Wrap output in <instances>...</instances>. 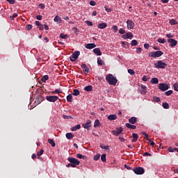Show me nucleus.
Here are the masks:
<instances>
[{
	"mask_svg": "<svg viewBox=\"0 0 178 178\" xmlns=\"http://www.w3.org/2000/svg\"><path fill=\"white\" fill-rule=\"evenodd\" d=\"M106 80L111 86H116V83H118L116 77H114L111 74L106 75Z\"/></svg>",
	"mask_w": 178,
	"mask_h": 178,
	"instance_id": "nucleus-1",
	"label": "nucleus"
},
{
	"mask_svg": "<svg viewBox=\"0 0 178 178\" xmlns=\"http://www.w3.org/2000/svg\"><path fill=\"white\" fill-rule=\"evenodd\" d=\"M154 65L156 69H166V66H168V64H166L162 60H158Z\"/></svg>",
	"mask_w": 178,
	"mask_h": 178,
	"instance_id": "nucleus-2",
	"label": "nucleus"
},
{
	"mask_svg": "<svg viewBox=\"0 0 178 178\" xmlns=\"http://www.w3.org/2000/svg\"><path fill=\"white\" fill-rule=\"evenodd\" d=\"M67 161L72 164V168H76V166L80 165V161L75 158L68 157Z\"/></svg>",
	"mask_w": 178,
	"mask_h": 178,
	"instance_id": "nucleus-3",
	"label": "nucleus"
},
{
	"mask_svg": "<svg viewBox=\"0 0 178 178\" xmlns=\"http://www.w3.org/2000/svg\"><path fill=\"white\" fill-rule=\"evenodd\" d=\"M162 55H163L162 51H152L149 54V58H160Z\"/></svg>",
	"mask_w": 178,
	"mask_h": 178,
	"instance_id": "nucleus-4",
	"label": "nucleus"
},
{
	"mask_svg": "<svg viewBox=\"0 0 178 178\" xmlns=\"http://www.w3.org/2000/svg\"><path fill=\"white\" fill-rule=\"evenodd\" d=\"M158 87L161 91H168L170 88V86L167 83H159Z\"/></svg>",
	"mask_w": 178,
	"mask_h": 178,
	"instance_id": "nucleus-5",
	"label": "nucleus"
},
{
	"mask_svg": "<svg viewBox=\"0 0 178 178\" xmlns=\"http://www.w3.org/2000/svg\"><path fill=\"white\" fill-rule=\"evenodd\" d=\"M80 56V51H75L70 56L71 62H76V60Z\"/></svg>",
	"mask_w": 178,
	"mask_h": 178,
	"instance_id": "nucleus-6",
	"label": "nucleus"
},
{
	"mask_svg": "<svg viewBox=\"0 0 178 178\" xmlns=\"http://www.w3.org/2000/svg\"><path fill=\"white\" fill-rule=\"evenodd\" d=\"M133 170L136 175H144V172H145V170L142 167H137L134 168Z\"/></svg>",
	"mask_w": 178,
	"mask_h": 178,
	"instance_id": "nucleus-7",
	"label": "nucleus"
},
{
	"mask_svg": "<svg viewBox=\"0 0 178 178\" xmlns=\"http://www.w3.org/2000/svg\"><path fill=\"white\" fill-rule=\"evenodd\" d=\"M46 99L49 102H56V101H58V99H59V97H58V96H47Z\"/></svg>",
	"mask_w": 178,
	"mask_h": 178,
	"instance_id": "nucleus-8",
	"label": "nucleus"
},
{
	"mask_svg": "<svg viewBox=\"0 0 178 178\" xmlns=\"http://www.w3.org/2000/svg\"><path fill=\"white\" fill-rule=\"evenodd\" d=\"M122 131H123V128L122 127L117 128L116 130L112 131V134H113V136H119V134H121Z\"/></svg>",
	"mask_w": 178,
	"mask_h": 178,
	"instance_id": "nucleus-9",
	"label": "nucleus"
},
{
	"mask_svg": "<svg viewBox=\"0 0 178 178\" xmlns=\"http://www.w3.org/2000/svg\"><path fill=\"white\" fill-rule=\"evenodd\" d=\"M168 42H169L170 47H176L177 45V40L173 39V38H170L168 40Z\"/></svg>",
	"mask_w": 178,
	"mask_h": 178,
	"instance_id": "nucleus-10",
	"label": "nucleus"
},
{
	"mask_svg": "<svg viewBox=\"0 0 178 178\" xmlns=\"http://www.w3.org/2000/svg\"><path fill=\"white\" fill-rule=\"evenodd\" d=\"M127 29H131V30H133V29H134V22L130 19H128L127 21Z\"/></svg>",
	"mask_w": 178,
	"mask_h": 178,
	"instance_id": "nucleus-11",
	"label": "nucleus"
},
{
	"mask_svg": "<svg viewBox=\"0 0 178 178\" xmlns=\"http://www.w3.org/2000/svg\"><path fill=\"white\" fill-rule=\"evenodd\" d=\"M139 91L142 95H145V94H147V86H145V85H141Z\"/></svg>",
	"mask_w": 178,
	"mask_h": 178,
	"instance_id": "nucleus-12",
	"label": "nucleus"
},
{
	"mask_svg": "<svg viewBox=\"0 0 178 178\" xmlns=\"http://www.w3.org/2000/svg\"><path fill=\"white\" fill-rule=\"evenodd\" d=\"M83 129H86L87 130H90V127H91V120H88L86 124H82Z\"/></svg>",
	"mask_w": 178,
	"mask_h": 178,
	"instance_id": "nucleus-13",
	"label": "nucleus"
},
{
	"mask_svg": "<svg viewBox=\"0 0 178 178\" xmlns=\"http://www.w3.org/2000/svg\"><path fill=\"white\" fill-rule=\"evenodd\" d=\"M81 67H82L85 74H87V73H90V68L87 67V65L82 64L81 65Z\"/></svg>",
	"mask_w": 178,
	"mask_h": 178,
	"instance_id": "nucleus-14",
	"label": "nucleus"
},
{
	"mask_svg": "<svg viewBox=\"0 0 178 178\" xmlns=\"http://www.w3.org/2000/svg\"><path fill=\"white\" fill-rule=\"evenodd\" d=\"M133 37H134L133 33L129 32V33H127L126 34L123 35L122 36V38H123L124 40H127L128 38H133Z\"/></svg>",
	"mask_w": 178,
	"mask_h": 178,
	"instance_id": "nucleus-15",
	"label": "nucleus"
},
{
	"mask_svg": "<svg viewBox=\"0 0 178 178\" xmlns=\"http://www.w3.org/2000/svg\"><path fill=\"white\" fill-rule=\"evenodd\" d=\"M95 47H97L96 44L88 43L86 44L85 48H86L87 49H92L93 48H95Z\"/></svg>",
	"mask_w": 178,
	"mask_h": 178,
	"instance_id": "nucleus-16",
	"label": "nucleus"
},
{
	"mask_svg": "<svg viewBox=\"0 0 178 178\" xmlns=\"http://www.w3.org/2000/svg\"><path fill=\"white\" fill-rule=\"evenodd\" d=\"M97 27L101 30H104V29H106V27H108V24L106 22H103V23L99 24Z\"/></svg>",
	"mask_w": 178,
	"mask_h": 178,
	"instance_id": "nucleus-17",
	"label": "nucleus"
},
{
	"mask_svg": "<svg viewBox=\"0 0 178 178\" xmlns=\"http://www.w3.org/2000/svg\"><path fill=\"white\" fill-rule=\"evenodd\" d=\"M94 54L97 55V56H101L102 55V53L101 52V49L99 48H95L93 49Z\"/></svg>",
	"mask_w": 178,
	"mask_h": 178,
	"instance_id": "nucleus-18",
	"label": "nucleus"
},
{
	"mask_svg": "<svg viewBox=\"0 0 178 178\" xmlns=\"http://www.w3.org/2000/svg\"><path fill=\"white\" fill-rule=\"evenodd\" d=\"M125 126L127 127V129H132V130H136V129H137V126L131 125L130 123H127Z\"/></svg>",
	"mask_w": 178,
	"mask_h": 178,
	"instance_id": "nucleus-19",
	"label": "nucleus"
},
{
	"mask_svg": "<svg viewBox=\"0 0 178 178\" xmlns=\"http://www.w3.org/2000/svg\"><path fill=\"white\" fill-rule=\"evenodd\" d=\"M129 122L131 123V124H135V123H137V118L132 117L129 119Z\"/></svg>",
	"mask_w": 178,
	"mask_h": 178,
	"instance_id": "nucleus-20",
	"label": "nucleus"
},
{
	"mask_svg": "<svg viewBox=\"0 0 178 178\" xmlns=\"http://www.w3.org/2000/svg\"><path fill=\"white\" fill-rule=\"evenodd\" d=\"M132 137H133V140H132V143H136V141H137V140H138V134L134 133L132 134Z\"/></svg>",
	"mask_w": 178,
	"mask_h": 178,
	"instance_id": "nucleus-21",
	"label": "nucleus"
},
{
	"mask_svg": "<svg viewBox=\"0 0 178 178\" xmlns=\"http://www.w3.org/2000/svg\"><path fill=\"white\" fill-rule=\"evenodd\" d=\"M108 120H116L118 119V115H110L108 116Z\"/></svg>",
	"mask_w": 178,
	"mask_h": 178,
	"instance_id": "nucleus-22",
	"label": "nucleus"
},
{
	"mask_svg": "<svg viewBox=\"0 0 178 178\" xmlns=\"http://www.w3.org/2000/svg\"><path fill=\"white\" fill-rule=\"evenodd\" d=\"M49 79V76L48 75H44L41 78V81L42 83H47V80H48Z\"/></svg>",
	"mask_w": 178,
	"mask_h": 178,
	"instance_id": "nucleus-23",
	"label": "nucleus"
},
{
	"mask_svg": "<svg viewBox=\"0 0 178 178\" xmlns=\"http://www.w3.org/2000/svg\"><path fill=\"white\" fill-rule=\"evenodd\" d=\"M65 136L67 140H72V138L74 137V135H73L72 133H67Z\"/></svg>",
	"mask_w": 178,
	"mask_h": 178,
	"instance_id": "nucleus-24",
	"label": "nucleus"
},
{
	"mask_svg": "<svg viewBox=\"0 0 178 178\" xmlns=\"http://www.w3.org/2000/svg\"><path fill=\"white\" fill-rule=\"evenodd\" d=\"M150 83H152V84H158V83H159V80L158 78H152L150 81Z\"/></svg>",
	"mask_w": 178,
	"mask_h": 178,
	"instance_id": "nucleus-25",
	"label": "nucleus"
},
{
	"mask_svg": "<svg viewBox=\"0 0 178 178\" xmlns=\"http://www.w3.org/2000/svg\"><path fill=\"white\" fill-rule=\"evenodd\" d=\"M79 129H81V125L77 124L76 126L71 128V130H72V131H76V130H79Z\"/></svg>",
	"mask_w": 178,
	"mask_h": 178,
	"instance_id": "nucleus-26",
	"label": "nucleus"
},
{
	"mask_svg": "<svg viewBox=\"0 0 178 178\" xmlns=\"http://www.w3.org/2000/svg\"><path fill=\"white\" fill-rule=\"evenodd\" d=\"M67 102H73V96L72 95H68L67 96Z\"/></svg>",
	"mask_w": 178,
	"mask_h": 178,
	"instance_id": "nucleus-27",
	"label": "nucleus"
},
{
	"mask_svg": "<svg viewBox=\"0 0 178 178\" xmlns=\"http://www.w3.org/2000/svg\"><path fill=\"white\" fill-rule=\"evenodd\" d=\"M99 126H101L99 120H95V123H94V127H99Z\"/></svg>",
	"mask_w": 178,
	"mask_h": 178,
	"instance_id": "nucleus-28",
	"label": "nucleus"
},
{
	"mask_svg": "<svg viewBox=\"0 0 178 178\" xmlns=\"http://www.w3.org/2000/svg\"><path fill=\"white\" fill-rule=\"evenodd\" d=\"M48 143L51 145V147H55V145H56V143H55L54 139H48Z\"/></svg>",
	"mask_w": 178,
	"mask_h": 178,
	"instance_id": "nucleus-29",
	"label": "nucleus"
},
{
	"mask_svg": "<svg viewBox=\"0 0 178 178\" xmlns=\"http://www.w3.org/2000/svg\"><path fill=\"white\" fill-rule=\"evenodd\" d=\"M72 95H74L75 97H77V95H80V90L77 89H74V92L72 93Z\"/></svg>",
	"mask_w": 178,
	"mask_h": 178,
	"instance_id": "nucleus-30",
	"label": "nucleus"
},
{
	"mask_svg": "<svg viewBox=\"0 0 178 178\" xmlns=\"http://www.w3.org/2000/svg\"><path fill=\"white\" fill-rule=\"evenodd\" d=\"M142 134L145 136V138H146L147 141H151V139H149V136L146 132H142Z\"/></svg>",
	"mask_w": 178,
	"mask_h": 178,
	"instance_id": "nucleus-31",
	"label": "nucleus"
},
{
	"mask_svg": "<svg viewBox=\"0 0 178 178\" xmlns=\"http://www.w3.org/2000/svg\"><path fill=\"white\" fill-rule=\"evenodd\" d=\"M97 64L99 66H102V65H104V61L101 59V57L97 58Z\"/></svg>",
	"mask_w": 178,
	"mask_h": 178,
	"instance_id": "nucleus-32",
	"label": "nucleus"
},
{
	"mask_svg": "<svg viewBox=\"0 0 178 178\" xmlns=\"http://www.w3.org/2000/svg\"><path fill=\"white\" fill-rule=\"evenodd\" d=\"M170 24H171V26H175V24H177V21L175 19H172L170 20Z\"/></svg>",
	"mask_w": 178,
	"mask_h": 178,
	"instance_id": "nucleus-33",
	"label": "nucleus"
},
{
	"mask_svg": "<svg viewBox=\"0 0 178 178\" xmlns=\"http://www.w3.org/2000/svg\"><path fill=\"white\" fill-rule=\"evenodd\" d=\"M168 151H169V152H175V151H176V152H177L178 148H173L172 147H170L168 148Z\"/></svg>",
	"mask_w": 178,
	"mask_h": 178,
	"instance_id": "nucleus-34",
	"label": "nucleus"
},
{
	"mask_svg": "<svg viewBox=\"0 0 178 178\" xmlns=\"http://www.w3.org/2000/svg\"><path fill=\"white\" fill-rule=\"evenodd\" d=\"M85 91H92V86H87L84 88Z\"/></svg>",
	"mask_w": 178,
	"mask_h": 178,
	"instance_id": "nucleus-35",
	"label": "nucleus"
},
{
	"mask_svg": "<svg viewBox=\"0 0 178 178\" xmlns=\"http://www.w3.org/2000/svg\"><path fill=\"white\" fill-rule=\"evenodd\" d=\"M138 44V42L136 40H133L131 42V47H136V45Z\"/></svg>",
	"mask_w": 178,
	"mask_h": 178,
	"instance_id": "nucleus-36",
	"label": "nucleus"
},
{
	"mask_svg": "<svg viewBox=\"0 0 178 178\" xmlns=\"http://www.w3.org/2000/svg\"><path fill=\"white\" fill-rule=\"evenodd\" d=\"M101 160L102 162H106V154H104L101 156Z\"/></svg>",
	"mask_w": 178,
	"mask_h": 178,
	"instance_id": "nucleus-37",
	"label": "nucleus"
},
{
	"mask_svg": "<svg viewBox=\"0 0 178 178\" xmlns=\"http://www.w3.org/2000/svg\"><path fill=\"white\" fill-rule=\"evenodd\" d=\"M99 158H101V154H97L94 156L93 159H94V161H98L99 159Z\"/></svg>",
	"mask_w": 178,
	"mask_h": 178,
	"instance_id": "nucleus-38",
	"label": "nucleus"
},
{
	"mask_svg": "<svg viewBox=\"0 0 178 178\" xmlns=\"http://www.w3.org/2000/svg\"><path fill=\"white\" fill-rule=\"evenodd\" d=\"M162 106L164 109H169V104L166 102L163 103Z\"/></svg>",
	"mask_w": 178,
	"mask_h": 178,
	"instance_id": "nucleus-39",
	"label": "nucleus"
},
{
	"mask_svg": "<svg viewBox=\"0 0 178 178\" xmlns=\"http://www.w3.org/2000/svg\"><path fill=\"white\" fill-rule=\"evenodd\" d=\"M172 94H173V90H168L165 92V95H166L167 97H169V95H172Z\"/></svg>",
	"mask_w": 178,
	"mask_h": 178,
	"instance_id": "nucleus-40",
	"label": "nucleus"
},
{
	"mask_svg": "<svg viewBox=\"0 0 178 178\" xmlns=\"http://www.w3.org/2000/svg\"><path fill=\"white\" fill-rule=\"evenodd\" d=\"M62 91H60V89H56L54 91L51 92V94H60Z\"/></svg>",
	"mask_w": 178,
	"mask_h": 178,
	"instance_id": "nucleus-41",
	"label": "nucleus"
},
{
	"mask_svg": "<svg viewBox=\"0 0 178 178\" xmlns=\"http://www.w3.org/2000/svg\"><path fill=\"white\" fill-rule=\"evenodd\" d=\"M158 42H159L160 44H165V42H166V40L163 38H159L158 39Z\"/></svg>",
	"mask_w": 178,
	"mask_h": 178,
	"instance_id": "nucleus-42",
	"label": "nucleus"
},
{
	"mask_svg": "<svg viewBox=\"0 0 178 178\" xmlns=\"http://www.w3.org/2000/svg\"><path fill=\"white\" fill-rule=\"evenodd\" d=\"M76 157L79 158V159H86V156H83L81 154H76Z\"/></svg>",
	"mask_w": 178,
	"mask_h": 178,
	"instance_id": "nucleus-43",
	"label": "nucleus"
},
{
	"mask_svg": "<svg viewBox=\"0 0 178 178\" xmlns=\"http://www.w3.org/2000/svg\"><path fill=\"white\" fill-rule=\"evenodd\" d=\"M60 38H63V40H66V38H67V35H65L64 33H60Z\"/></svg>",
	"mask_w": 178,
	"mask_h": 178,
	"instance_id": "nucleus-44",
	"label": "nucleus"
},
{
	"mask_svg": "<svg viewBox=\"0 0 178 178\" xmlns=\"http://www.w3.org/2000/svg\"><path fill=\"white\" fill-rule=\"evenodd\" d=\"M100 147L102 149H105L106 151H108V149H109V146H105L104 145H100Z\"/></svg>",
	"mask_w": 178,
	"mask_h": 178,
	"instance_id": "nucleus-45",
	"label": "nucleus"
},
{
	"mask_svg": "<svg viewBox=\"0 0 178 178\" xmlns=\"http://www.w3.org/2000/svg\"><path fill=\"white\" fill-rule=\"evenodd\" d=\"M153 99H154V102H161V99L158 97H154L153 98Z\"/></svg>",
	"mask_w": 178,
	"mask_h": 178,
	"instance_id": "nucleus-46",
	"label": "nucleus"
},
{
	"mask_svg": "<svg viewBox=\"0 0 178 178\" xmlns=\"http://www.w3.org/2000/svg\"><path fill=\"white\" fill-rule=\"evenodd\" d=\"M173 87H174L175 91H177V92H178V83H175L173 85Z\"/></svg>",
	"mask_w": 178,
	"mask_h": 178,
	"instance_id": "nucleus-47",
	"label": "nucleus"
},
{
	"mask_svg": "<svg viewBox=\"0 0 178 178\" xmlns=\"http://www.w3.org/2000/svg\"><path fill=\"white\" fill-rule=\"evenodd\" d=\"M63 119H73V117H72L70 115H63Z\"/></svg>",
	"mask_w": 178,
	"mask_h": 178,
	"instance_id": "nucleus-48",
	"label": "nucleus"
},
{
	"mask_svg": "<svg viewBox=\"0 0 178 178\" xmlns=\"http://www.w3.org/2000/svg\"><path fill=\"white\" fill-rule=\"evenodd\" d=\"M42 154H44V150L41 149L40 152H38L37 156H41V155H42Z\"/></svg>",
	"mask_w": 178,
	"mask_h": 178,
	"instance_id": "nucleus-49",
	"label": "nucleus"
},
{
	"mask_svg": "<svg viewBox=\"0 0 178 178\" xmlns=\"http://www.w3.org/2000/svg\"><path fill=\"white\" fill-rule=\"evenodd\" d=\"M90 6H95V5H97V3L95 1H90Z\"/></svg>",
	"mask_w": 178,
	"mask_h": 178,
	"instance_id": "nucleus-50",
	"label": "nucleus"
},
{
	"mask_svg": "<svg viewBox=\"0 0 178 178\" xmlns=\"http://www.w3.org/2000/svg\"><path fill=\"white\" fill-rule=\"evenodd\" d=\"M72 30L74 31L75 34H79V31L77 27H74Z\"/></svg>",
	"mask_w": 178,
	"mask_h": 178,
	"instance_id": "nucleus-51",
	"label": "nucleus"
},
{
	"mask_svg": "<svg viewBox=\"0 0 178 178\" xmlns=\"http://www.w3.org/2000/svg\"><path fill=\"white\" fill-rule=\"evenodd\" d=\"M128 73H129V74H131V76H133V74H134V70H131V69H129L128 70Z\"/></svg>",
	"mask_w": 178,
	"mask_h": 178,
	"instance_id": "nucleus-52",
	"label": "nucleus"
},
{
	"mask_svg": "<svg viewBox=\"0 0 178 178\" xmlns=\"http://www.w3.org/2000/svg\"><path fill=\"white\" fill-rule=\"evenodd\" d=\"M31 29H33V25H31V24L26 25V30L30 31V30H31Z\"/></svg>",
	"mask_w": 178,
	"mask_h": 178,
	"instance_id": "nucleus-53",
	"label": "nucleus"
},
{
	"mask_svg": "<svg viewBox=\"0 0 178 178\" xmlns=\"http://www.w3.org/2000/svg\"><path fill=\"white\" fill-rule=\"evenodd\" d=\"M15 17H17V14H16V13L13 14V15H11V16L10 17V19L11 20H13V19H15Z\"/></svg>",
	"mask_w": 178,
	"mask_h": 178,
	"instance_id": "nucleus-54",
	"label": "nucleus"
},
{
	"mask_svg": "<svg viewBox=\"0 0 178 178\" xmlns=\"http://www.w3.org/2000/svg\"><path fill=\"white\" fill-rule=\"evenodd\" d=\"M143 156H152V154L146 152L143 154Z\"/></svg>",
	"mask_w": 178,
	"mask_h": 178,
	"instance_id": "nucleus-55",
	"label": "nucleus"
},
{
	"mask_svg": "<svg viewBox=\"0 0 178 178\" xmlns=\"http://www.w3.org/2000/svg\"><path fill=\"white\" fill-rule=\"evenodd\" d=\"M59 20H60V17H59L58 15H56V16L54 17V22H59Z\"/></svg>",
	"mask_w": 178,
	"mask_h": 178,
	"instance_id": "nucleus-56",
	"label": "nucleus"
},
{
	"mask_svg": "<svg viewBox=\"0 0 178 178\" xmlns=\"http://www.w3.org/2000/svg\"><path fill=\"white\" fill-rule=\"evenodd\" d=\"M119 33H120V34H124V33H126V31H125L124 29H120L119 30Z\"/></svg>",
	"mask_w": 178,
	"mask_h": 178,
	"instance_id": "nucleus-57",
	"label": "nucleus"
},
{
	"mask_svg": "<svg viewBox=\"0 0 178 178\" xmlns=\"http://www.w3.org/2000/svg\"><path fill=\"white\" fill-rule=\"evenodd\" d=\"M39 8H40V9H45V4L44 3L39 4Z\"/></svg>",
	"mask_w": 178,
	"mask_h": 178,
	"instance_id": "nucleus-58",
	"label": "nucleus"
},
{
	"mask_svg": "<svg viewBox=\"0 0 178 178\" xmlns=\"http://www.w3.org/2000/svg\"><path fill=\"white\" fill-rule=\"evenodd\" d=\"M142 51H143V49H141V47L137 48L136 49V54H141Z\"/></svg>",
	"mask_w": 178,
	"mask_h": 178,
	"instance_id": "nucleus-59",
	"label": "nucleus"
},
{
	"mask_svg": "<svg viewBox=\"0 0 178 178\" xmlns=\"http://www.w3.org/2000/svg\"><path fill=\"white\" fill-rule=\"evenodd\" d=\"M86 23L88 26H92V22L91 21H86Z\"/></svg>",
	"mask_w": 178,
	"mask_h": 178,
	"instance_id": "nucleus-60",
	"label": "nucleus"
},
{
	"mask_svg": "<svg viewBox=\"0 0 178 178\" xmlns=\"http://www.w3.org/2000/svg\"><path fill=\"white\" fill-rule=\"evenodd\" d=\"M113 30H114L115 33L118 31V26L115 25L112 27Z\"/></svg>",
	"mask_w": 178,
	"mask_h": 178,
	"instance_id": "nucleus-61",
	"label": "nucleus"
},
{
	"mask_svg": "<svg viewBox=\"0 0 178 178\" xmlns=\"http://www.w3.org/2000/svg\"><path fill=\"white\" fill-rule=\"evenodd\" d=\"M35 24L36 26H38V27H40V26H42V24H41V22H40L39 21H36Z\"/></svg>",
	"mask_w": 178,
	"mask_h": 178,
	"instance_id": "nucleus-62",
	"label": "nucleus"
},
{
	"mask_svg": "<svg viewBox=\"0 0 178 178\" xmlns=\"http://www.w3.org/2000/svg\"><path fill=\"white\" fill-rule=\"evenodd\" d=\"M8 3H10L11 5H13L15 3V0H6Z\"/></svg>",
	"mask_w": 178,
	"mask_h": 178,
	"instance_id": "nucleus-63",
	"label": "nucleus"
},
{
	"mask_svg": "<svg viewBox=\"0 0 178 178\" xmlns=\"http://www.w3.org/2000/svg\"><path fill=\"white\" fill-rule=\"evenodd\" d=\"M144 48H145V49H148V48H149V44L145 43L144 44Z\"/></svg>",
	"mask_w": 178,
	"mask_h": 178,
	"instance_id": "nucleus-64",
	"label": "nucleus"
}]
</instances>
